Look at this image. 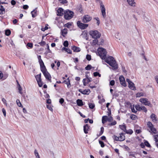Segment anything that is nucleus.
<instances>
[{"label": "nucleus", "mask_w": 158, "mask_h": 158, "mask_svg": "<svg viewBox=\"0 0 158 158\" xmlns=\"http://www.w3.org/2000/svg\"><path fill=\"white\" fill-rule=\"evenodd\" d=\"M99 56L102 60H105V61L112 68L113 70H116L118 69V65L114 58L111 56H106L107 52L105 49L102 47H99L98 49Z\"/></svg>", "instance_id": "f257e3e1"}, {"label": "nucleus", "mask_w": 158, "mask_h": 158, "mask_svg": "<svg viewBox=\"0 0 158 158\" xmlns=\"http://www.w3.org/2000/svg\"><path fill=\"white\" fill-rule=\"evenodd\" d=\"M74 12L69 10H66L64 12V17L66 20L71 19L74 16Z\"/></svg>", "instance_id": "f03ea898"}, {"label": "nucleus", "mask_w": 158, "mask_h": 158, "mask_svg": "<svg viewBox=\"0 0 158 158\" xmlns=\"http://www.w3.org/2000/svg\"><path fill=\"white\" fill-rule=\"evenodd\" d=\"M89 33L93 38L95 39L99 38L101 36V34L97 30L90 31Z\"/></svg>", "instance_id": "7ed1b4c3"}, {"label": "nucleus", "mask_w": 158, "mask_h": 158, "mask_svg": "<svg viewBox=\"0 0 158 158\" xmlns=\"http://www.w3.org/2000/svg\"><path fill=\"white\" fill-rule=\"evenodd\" d=\"M77 26L81 29H84L86 28L88 26V24L82 23L80 21H78L77 22Z\"/></svg>", "instance_id": "20e7f679"}, {"label": "nucleus", "mask_w": 158, "mask_h": 158, "mask_svg": "<svg viewBox=\"0 0 158 158\" xmlns=\"http://www.w3.org/2000/svg\"><path fill=\"white\" fill-rule=\"evenodd\" d=\"M147 126L150 129L151 131L154 133H156V130L154 128L153 125L152 124V123L150 121H148L147 123Z\"/></svg>", "instance_id": "39448f33"}, {"label": "nucleus", "mask_w": 158, "mask_h": 158, "mask_svg": "<svg viewBox=\"0 0 158 158\" xmlns=\"http://www.w3.org/2000/svg\"><path fill=\"white\" fill-rule=\"evenodd\" d=\"M92 18L89 15H84L82 19V22L84 23H87L91 20Z\"/></svg>", "instance_id": "423d86ee"}, {"label": "nucleus", "mask_w": 158, "mask_h": 158, "mask_svg": "<svg viewBox=\"0 0 158 158\" xmlns=\"http://www.w3.org/2000/svg\"><path fill=\"white\" fill-rule=\"evenodd\" d=\"M100 4V7L101 8V12L102 13V17L103 18H105L106 17V9L105 7L102 4V2H101Z\"/></svg>", "instance_id": "0eeeda50"}, {"label": "nucleus", "mask_w": 158, "mask_h": 158, "mask_svg": "<svg viewBox=\"0 0 158 158\" xmlns=\"http://www.w3.org/2000/svg\"><path fill=\"white\" fill-rule=\"evenodd\" d=\"M119 80L120 84L124 87H126L127 85L125 80L123 76L122 75L120 76L119 77Z\"/></svg>", "instance_id": "6e6552de"}, {"label": "nucleus", "mask_w": 158, "mask_h": 158, "mask_svg": "<svg viewBox=\"0 0 158 158\" xmlns=\"http://www.w3.org/2000/svg\"><path fill=\"white\" fill-rule=\"evenodd\" d=\"M44 76L45 78L48 80L50 82H51V77L50 73L48 72L47 71L43 73Z\"/></svg>", "instance_id": "1a4fd4ad"}, {"label": "nucleus", "mask_w": 158, "mask_h": 158, "mask_svg": "<svg viewBox=\"0 0 158 158\" xmlns=\"http://www.w3.org/2000/svg\"><path fill=\"white\" fill-rule=\"evenodd\" d=\"M64 9L61 7L58 9L57 10V15L59 16H61L63 15L64 13Z\"/></svg>", "instance_id": "9d476101"}, {"label": "nucleus", "mask_w": 158, "mask_h": 158, "mask_svg": "<svg viewBox=\"0 0 158 158\" xmlns=\"http://www.w3.org/2000/svg\"><path fill=\"white\" fill-rule=\"evenodd\" d=\"M90 129V126L88 124H86L83 126V130L85 134L88 133V131Z\"/></svg>", "instance_id": "9b49d317"}, {"label": "nucleus", "mask_w": 158, "mask_h": 158, "mask_svg": "<svg viewBox=\"0 0 158 158\" xmlns=\"http://www.w3.org/2000/svg\"><path fill=\"white\" fill-rule=\"evenodd\" d=\"M40 66L41 71L43 73L47 71V69L44 64L40 65Z\"/></svg>", "instance_id": "f8f14e48"}, {"label": "nucleus", "mask_w": 158, "mask_h": 158, "mask_svg": "<svg viewBox=\"0 0 158 158\" xmlns=\"http://www.w3.org/2000/svg\"><path fill=\"white\" fill-rule=\"evenodd\" d=\"M76 103L77 105L80 106L84 105V102L81 99H78L76 101Z\"/></svg>", "instance_id": "ddd939ff"}, {"label": "nucleus", "mask_w": 158, "mask_h": 158, "mask_svg": "<svg viewBox=\"0 0 158 158\" xmlns=\"http://www.w3.org/2000/svg\"><path fill=\"white\" fill-rule=\"evenodd\" d=\"M68 30L66 28H64V29L61 30V35L64 37L65 36V35L67 33Z\"/></svg>", "instance_id": "4468645a"}, {"label": "nucleus", "mask_w": 158, "mask_h": 158, "mask_svg": "<svg viewBox=\"0 0 158 158\" xmlns=\"http://www.w3.org/2000/svg\"><path fill=\"white\" fill-rule=\"evenodd\" d=\"M64 83L65 84L67 85L68 87L69 88L71 86V85L70 83V81L69 79V78L67 79V80H64L62 82Z\"/></svg>", "instance_id": "2eb2a0df"}, {"label": "nucleus", "mask_w": 158, "mask_h": 158, "mask_svg": "<svg viewBox=\"0 0 158 158\" xmlns=\"http://www.w3.org/2000/svg\"><path fill=\"white\" fill-rule=\"evenodd\" d=\"M128 87L132 90H135L136 89V87L135 86V85L133 82L130 84V85H128Z\"/></svg>", "instance_id": "dca6fc26"}, {"label": "nucleus", "mask_w": 158, "mask_h": 158, "mask_svg": "<svg viewBox=\"0 0 158 158\" xmlns=\"http://www.w3.org/2000/svg\"><path fill=\"white\" fill-rule=\"evenodd\" d=\"M72 49L73 51L74 52H78L80 51L81 50L79 48L74 46L73 47Z\"/></svg>", "instance_id": "f3484780"}, {"label": "nucleus", "mask_w": 158, "mask_h": 158, "mask_svg": "<svg viewBox=\"0 0 158 158\" xmlns=\"http://www.w3.org/2000/svg\"><path fill=\"white\" fill-rule=\"evenodd\" d=\"M37 8H35V9H34L31 12V14L32 15V16L33 18H35L37 15V11L36 10Z\"/></svg>", "instance_id": "a211bd4d"}, {"label": "nucleus", "mask_w": 158, "mask_h": 158, "mask_svg": "<svg viewBox=\"0 0 158 158\" xmlns=\"http://www.w3.org/2000/svg\"><path fill=\"white\" fill-rule=\"evenodd\" d=\"M150 117L153 121L155 122L157 121L156 116L154 114L152 113L150 116Z\"/></svg>", "instance_id": "6ab92c4d"}, {"label": "nucleus", "mask_w": 158, "mask_h": 158, "mask_svg": "<svg viewBox=\"0 0 158 158\" xmlns=\"http://www.w3.org/2000/svg\"><path fill=\"white\" fill-rule=\"evenodd\" d=\"M108 117L106 116H102V123L103 124L105 123L107 121Z\"/></svg>", "instance_id": "aec40b11"}, {"label": "nucleus", "mask_w": 158, "mask_h": 158, "mask_svg": "<svg viewBox=\"0 0 158 158\" xmlns=\"http://www.w3.org/2000/svg\"><path fill=\"white\" fill-rule=\"evenodd\" d=\"M91 91L89 89H85L83 91V94L84 95H89Z\"/></svg>", "instance_id": "412c9836"}, {"label": "nucleus", "mask_w": 158, "mask_h": 158, "mask_svg": "<svg viewBox=\"0 0 158 158\" xmlns=\"http://www.w3.org/2000/svg\"><path fill=\"white\" fill-rule=\"evenodd\" d=\"M35 77L37 82L40 81L41 80V73H40V74L36 75Z\"/></svg>", "instance_id": "4be33fe9"}, {"label": "nucleus", "mask_w": 158, "mask_h": 158, "mask_svg": "<svg viewBox=\"0 0 158 158\" xmlns=\"http://www.w3.org/2000/svg\"><path fill=\"white\" fill-rule=\"evenodd\" d=\"M17 86L18 87V90H19V93L20 94H22V88L17 81Z\"/></svg>", "instance_id": "5701e85b"}, {"label": "nucleus", "mask_w": 158, "mask_h": 158, "mask_svg": "<svg viewBox=\"0 0 158 158\" xmlns=\"http://www.w3.org/2000/svg\"><path fill=\"white\" fill-rule=\"evenodd\" d=\"M76 9L77 11H79L81 13V11H82L81 5H77V7H76Z\"/></svg>", "instance_id": "b1692460"}, {"label": "nucleus", "mask_w": 158, "mask_h": 158, "mask_svg": "<svg viewBox=\"0 0 158 158\" xmlns=\"http://www.w3.org/2000/svg\"><path fill=\"white\" fill-rule=\"evenodd\" d=\"M47 49L48 50L47 51H46L44 53V54L46 55H47L48 54V53H52V51H51L50 50V49H49V46L48 44H47Z\"/></svg>", "instance_id": "393cba45"}, {"label": "nucleus", "mask_w": 158, "mask_h": 158, "mask_svg": "<svg viewBox=\"0 0 158 158\" xmlns=\"http://www.w3.org/2000/svg\"><path fill=\"white\" fill-rule=\"evenodd\" d=\"M119 128L124 132H125L126 129V126L125 124L119 125Z\"/></svg>", "instance_id": "a878e982"}, {"label": "nucleus", "mask_w": 158, "mask_h": 158, "mask_svg": "<svg viewBox=\"0 0 158 158\" xmlns=\"http://www.w3.org/2000/svg\"><path fill=\"white\" fill-rule=\"evenodd\" d=\"M11 31L9 29H7L5 30V34L7 36H9L11 34Z\"/></svg>", "instance_id": "bb28decb"}, {"label": "nucleus", "mask_w": 158, "mask_h": 158, "mask_svg": "<svg viewBox=\"0 0 158 158\" xmlns=\"http://www.w3.org/2000/svg\"><path fill=\"white\" fill-rule=\"evenodd\" d=\"M144 144L145 146L151 148V145H150V144H149L148 141L145 140H144Z\"/></svg>", "instance_id": "cd10ccee"}, {"label": "nucleus", "mask_w": 158, "mask_h": 158, "mask_svg": "<svg viewBox=\"0 0 158 158\" xmlns=\"http://www.w3.org/2000/svg\"><path fill=\"white\" fill-rule=\"evenodd\" d=\"M135 107L136 109L138 111H140L141 110H142L141 106H140L139 105H135Z\"/></svg>", "instance_id": "c85d7f7f"}, {"label": "nucleus", "mask_w": 158, "mask_h": 158, "mask_svg": "<svg viewBox=\"0 0 158 158\" xmlns=\"http://www.w3.org/2000/svg\"><path fill=\"white\" fill-rule=\"evenodd\" d=\"M128 3L130 5L132 6L133 4L135 3L134 0H127Z\"/></svg>", "instance_id": "c756f323"}, {"label": "nucleus", "mask_w": 158, "mask_h": 158, "mask_svg": "<svg viewBox=\"0 0 158 158\" xmlns=\"http://www.w3.org/2000/svg\"><path fill=\"white\" fill-rule=\"evenodd\" d=\"M125 133L127 134L131 135L133 133V132L131 129H130L128 130H127L126 129V131H125Z\"/></svg>", "instance_id": "7c9ffc66"}, {"label": "nucleus", "mask_w": 158, "mask_h": 158, "mask_svg": "<svg viewBox=\"0 0 158 158\" xmlns=\"http://www.w3.org/2000/svg\"><path fill=\"white\" fill-rule=\"evenodd\" d=\"M88 105L89 107L91 109H93L95 107V105L94 103H89Z\"/></svg>", "instance_id": "2f4dec72"}, {"label": "nucleus", "mask_w": 158, "mask_h": 158, "mask_svg": "<svg viewBox=\"0 0 158 158\" xmlns=\"http://www.w3.org/2000/svg\"><path fill=\"white\" fill-rule=\"evenodd\" d=\"M16 102L17 104V105L19 107H23V105H22V104H21V103L20 102V101H19V99H17L16 100Z\"/></svg>", "instance_id": "473e14b6"}, {"label": "nucleus", "mask_w": 158, "mask_h": 158, "mask_svg": "<svg viewBox=\"0 0 158 158\" xmlns=\"http://www.w3.org/2000/svg\"><path fill=\"white\" fill-rule=\"evenodd\" d=\"M93 75L94 77H96L98 76L99 77H101V75L98 72H96L93 73Z\"/></svg>", "instance_id": "72a5a7b5"}, {"label": "nucleus", "mask_w": 158, "mask_h": 158, "mask_svg": "<svg viewBox=\"0 0 158 158\" xmlns=\"http://www.w3.org/2000/svg\"><path fill=\"white\" fill-rule=\"evenodd\" d=\"M93 67L90 64H88L85 68V69L86 70H90Z\"/></svg>", "instance_id": "f704fd0d"}, {"label": "nucleus", "mask_w": 158, "mask_h": 158, "mask_svg": "<svg viewBox=\"0 0 158 158\" xmlns=\"http://www.w3.org/2000/svg\"><path fill=\"white\" fill-rule=\"evenodd\" d=\"M26 46L27 48L29 47L30 48H31L33 47V44L31 43H28Z\"/></svg>", "instance_id": "c9c22d12"}, {"label": "nucleus", "mask_w": 158, "mask_h": 158, "mask_svg": "<svg viewBox=\"0 0 158 158\" xmlns=\"http://www.w3.org/2000/svg\"><path fill=\"white\" fill-rule=\"evenodd\" d=\"M98 40H97V39H95L93 40V44L94 45H96V44H98Z\"/></svg>", "instance_id": "e433bc0d"}, {"label": "nucleus", "mask_w": 158, "mask_h": 158, "mask_svg": "<svg viewBox=\"0 0 158 158\" xmlns=\"http://www.w3.org/2000/svg\"><path fill=\"white\" fill-rule=\"evenodd\" d=\"M137 118V116L135 114H132L130 116V118L132 120H135Z\"/></svg>", "instance_id": "4c0bfd02"}, {"label": "nucleus", "mask_w": 158, "mask_h": 158, "mask_svg": "<svg viewBox=\"0 0 158 158\" xmlns=\"http://www.w3.org/2000/svg\"><path fill=\"white\" fill-rule=\"evenodd\" d=\"M34 153L36 158H38L39 157H40L39 153L36 149H35V150Z\"/></svg>", "instance_id": "58836bf2"}, {"label": "nucleus", "mask_w": 158, "mask_h": 158, "mask_svg": "<svg viewBox=\"0 0 158 158\" xmlns=\"http://www.w3.org/2000/svg\"><path fill=\"white\" fill-rule=\"evenodd\" d=\"M72 25L71 23L70 22H69L67 23L66 24H65L64 25V26L65 27H66L68 28H70V27Z\"/></svg>", "instance_id": "ea45409f"}, {"label": "nucleus", "mask_w": 158, "mask_h": 158, "mask_svg": "<svg viewBox=\"0 0 158 158\" xmlns=\"http://www.w3.org/2000/svg\"><path fill=\"white\" fill-rule=\"evenodd\" d=\"M143 93L142 92L138 93L136 94V97H139L140 96H143Z\"/></svg>", "instance_id": "a19ab883"}, {"label": "nucleus", "mask_w": 158, "mask_h": 158, "mask_svg": "<svg viewBox=\"0 0 158 158\" xmlns=\"http://www.w3.org/2000/svg\"><path fill=\"white\" fill-rule=\"evenodd\" d=\"M99 143L101 145V146L102 148H103L105 146V144L103 141L100 140H99Z\"/></svg>", "instance_id": "79ce46f5"}, {"label": "nucleus", "mask_w": 158, "mask_h": 158, "mask_svg": "<svg viewBox=\"0 0 158 158\" xmlns=\"http://www.w3.org/2000/svg\"><path fill=\"white\" fill-rule=\"evenodd\" d=\"M101 41L100 42H99L98 44V45H103L104 43V40L103 39L101 38L100 39Z\"/></svg>", "instance_id": "37998d69"}, {"label": "nucleus", "mask_w": 158, "mask_h": 158, "mask_svg": "<svg viewBox=\"0 0 158 158\" xmlns=\"http://www.w3.org/2000/svg\"><path fill=\"white\" fill-rule=\"evenodd\" d=\"M86 58L88 61L90 60L91 59V55L89 54H87L86 56Z\"/></svg>", "instance_id": "c03bdc74"}, {"label": "nucleus", "mask_w": 158, "mask_h": 158, "mask_svg": "<svg viewBox=\"0 0 158 158\" xmlns=\"http://www.w3.org/2000/svg\"><path fill=\"white\" fill-rule=\"evenodd\" d=\"M63 45L65 47H67L69 45V42L67 40L65 41L63 43Z\"/></svg>", "instance_id": "a18cd8bd"}, {"label": "nucleus", "mask_w": 158, "mask_h": 158, "mask_svg": "<svg viewBox=\"0 0 158 158\" xmlns=\"http://www.w3.org/2000/svg\"><path fill=\"white\" fill-rule=\"evenodd\" d=\"M119 138V141H122L125 140V136H120Z\"/></svg>", "instance_id": "49530a36"}, {"label": "nucleus", "mask_w": 158, "mask_h": 158, "mask_svg": "<svg viewBox=\"0 0 158 158\" xmlns=\"http://www.w3.org/2000/svg\"><path fill=\"white\" fill-rule=\"evenodd\" d=\"M144 105L146 106H148L150 107H152V104L149 101H148V102H147V103H145V104H144Z\"/></svg>", "instance_id": "de8ad7c7"}, {"label": "nucleus", "mask_w": 158, "mask_h": 158, "mask_svg": "<svg viewBox=\"0 0 158 158\" xmlns=\"http://www.w3.org/2000/svg\"><path fill=\"white\" fill-rule=\"evenodd\" d=\"M147 99L146 98H142L140 99L139 101L143 105H144L145 103L144 102V100Z\"/></svg>", "instance_id": "09e8293b"}, {"label": "nucleus", "mask_w": 158, "mask_h": 158, "mask_svg": "<svg viewBox=\"0 0 158 158\" xmlns=\"http://www.w3.org/2000/svg\"><path fill=\"white\" fill-rule=\"evenodd\" d=\"M37 82L40 87H41L42 86L43 83L42 81V80H40V81H38Z\"/></svg>", "instance_id": "8fccbe9b"}, {"label": "nucleus", "mask_w": 158, "mask_h": 158, "mask_svg": "<svg viewBox=\"0 0 158 158\" xmlns=\"http://www.w3.org/2000/svg\"><path fill=\"white\" fill-rule=\"evenodd\" d=\"M130 108L131 109V111L132 112L134 113H136L137 112V111L135 110L134 109V105H133V107L132 106Z\"/></svg>", "instance_id": "3c124183"}, {"label": "nucleus", "mask_w": 158, "mask_h": 158, "mask_svg": "<svg viewBox=\"0 0 158 158\" xmlns=\"http://www.w3.org/2000/svg\"><path fill=\"white\" fill-rule=\"evenodd\" d=\"M48 25L47 24L44 28H43L41 29V30L43 31H45V30L48 29Z\"/></svg>", "instance_id": "603ef678"}, {"label": "nucleus", "mask_w": 158, "mask_h": 158, "mask_svg": "<svg viewBox=\"0 0 158 158\" xmlns=\"http://www.w3.org/2000/svg\"><path fill=\"white\" fill-rule=\"evenodd\" d=\"M117 123V122L116 121H114V122H113L110 123H109L108 124L109 125L112 126H114Z\"/></svg>", "instance_id": "864d4df0"}, {"label": "nucleus", "mask_w": 158, "mask_h": 158, "mask_svg": "<svg viewBox=\"0 0 158 158\" xmlns=\"http://www.w3.org/2000/svg\"><path fill=\"white\" fill-rule=\"evenodd\" d=\"M39 44H40L41 46H43L45 45L46 43L44 41L42 40L39 43Z\"/></svg>", "instance_id": "5fc2aeb1"}, {"label": "nucleus", "mask_w": 158, "mask_h": 158, "mask_svg": "<svg viewBox=\"0 0 158 158\" xmlns=\"http://www.w3.org/2000/svg\"><path fill=\"white\" fill-rule=\"evenodd\" d=\"M47 108L51 110V111H52L53 110L52 108L51 107V106L49 105H46Z\"/></svg>", "instance_id": "6e6d98bb"}, {"label": "nucleus", "mask_w": 158, "mask_h": 158, "mask_svg": "<svg viewBox=\"0 0 158 158\" xmlns=\"http://www.w3.org/2000/svg\"><path fill=\"white\" fill-rule=\"evenodd\" d=\"M115 84V81L114 80H111L110 82V85L113 86Z\"/></svg>", "instance_id": "4d7b16f0"}, {"label": "nucleus", "mask_w": 158, "mask_h": 158, "mask_svg": "<svg viewBox=\"0 0 158 158\" xmlns=\"http://www.w3.org/2000/svg\"><path fill=\"white\" fill-rule=\"evenodd\" d=\"M142 110H143V111L145 112L146 113L147 111V108L144 106H142Z\"/></svg>", "instance_id": "13d9d810"}, {"label": "nucleus", "mask_w": 158, "mask_h": 158, "mask_svg": "<svg viewBox=\"0 0 158 158\" xmlns=\"http://www.w3.org/2000/svg\"><path fill=\"white\" fill-rule=\"evenodd\" d=\"M59 102L61 105L64 102V99L63 98H60L59 99Z\"/></svg>", "instance_id": "bf43d9fd"}, {"label": "nucleus", "mask_w": 158, "mask_h": 158, "mask_svg": "<svg viewBox=\"0 0 158 158\" xmlns=\"http://www.w3.org/2000/svg\"><path fill=\"white\" fill-rule=\"evenodd\" d=\"M5 13V9H0V15H2Z\"/></svg>", "instance_id": "052dcab7"}, {"label": "nucleus", "mask_w": 158, "mask_h": 158, "mask_svg": "<svg viewBox=\"0 0 158 158\" xmlns=\"http://www.w3.org/2000/svg\"><path fill=\"white\" fill-rule=\"evenodd\" d=\"M39 60V62L40 64V65L44 64L43 61L41 59H40Z\"/></svg>", "instance_id": "680f3d73"}, {"label": "nucleus", "mask_w": 158, "mask_h": 158, "mask_svg": "<svg viewBox=\"0 0 158 158\" xmlns=\"http://www.w3.org/2000/svg\"><path fill=\"white\" fill-rule=\"evenodd\" d=\"M2 110L4 116L6 117V110L4 108H3L2 109Z\"/></svg>", "instance_id": "e2e57ef3"}, {"label": "nucleus", "mask_w": 158, "mask_h": 158, "mask_svg": "<svg viewBox=\"0 0 158 158\" xmlns=\"http://www.w3.org/2000/svg\"><path fill=\"white\" fill-rule=\"evenodd\" d=\"M29 8V6L27 5H24L23 6V8L24 10H27Z\"/></svg>", "instance_id": "0e129e2a"}, {"label": "nucleus", "mask_w": 158, "mask_h": 158, "mask_svg": "<svg viewBox=\"0 0 158 158\" xmlns=\"http://www.w3.org/2000/svg\"><path fill=\"white\" fill-rule=\"evenodd\" d=\"M68 3V1L67 0H62L60 3L62 4H66Z\"/></svg>", "instance_id": "69168bd1"}, {"label": "nucleus", "mask_w": 158, "mask_h": 158, "mask_svg": "<svg viewBox=\"0 0 158 158\" xmlns=\"http://www.w3.org/2000/svg\"><path fill=\"white\" fill-rule=\"evenodd\" d=\"M154 139L156 142H158V135L154 136Z\"/></svg>", "instance_id": "338daca9"}, {"label": "nucleus", "mask_w": 158, "mask_h": 158, "mask_svg": "<svg viewBox=\"0 0 158 158\" xmlns=\"http://www.w3.org/2000/svg\"><path fill=\"white\" fill-rule=\"evenodd\" d=\"M122 70L123 72V73H127V71L125 70V67L123 66H122Z\"/></svg>", "instance_id": "774afa93"}]
</instances>
